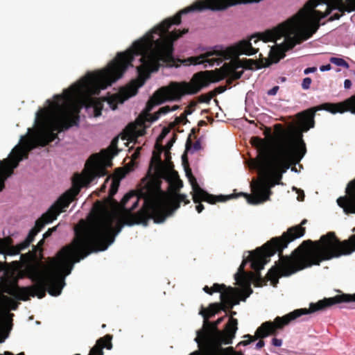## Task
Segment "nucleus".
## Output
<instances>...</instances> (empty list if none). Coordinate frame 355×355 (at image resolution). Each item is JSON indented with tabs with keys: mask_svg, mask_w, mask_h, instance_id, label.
<instances>
[{
	"mask_svg": "<svg viewBox=\"0 0 355 355\" xmlns=\"http://www.w3.org/2000/svg\"><path fill=\"white\" fill-rule=\"evenodd\" d=\"M94 72L87 73L79 81L54 96V101L47 100L49 107L41 108L36 113L37 130L33 137H22L21 145L16 146L10 159L0 162V192L5 188L6 180L10 177L20 161L27 159L31 150L37 146H46L55 139L58 133L64 132L73 126H78V112L70 103L74 97L83 98L87 107L94 109Z\"/></svg>",
	"mask_w": 355,
	"mask_h": 355,
	"instance_id": "f257e3e1",
	"label": "nucleus"
},
{
	"mask_svg": "<svg viewBox=\"0 0 355 355\" xmlns=\"http://www.w3.org/2000/svg\"><path fill=\"white\" fill-rule=\"evenodd\" d=\"M132 209H126L127 214L122 220H119L114 225L116 215L107 213L97 220L80 227L75 228V237L72 241L64 246L58 254V258L54 259L52 265L51 277L58 278L63 282L65 275H69L76 263L85 259L92 252L105 250L114 243L116 236L121 231L123 225L146 224L150 216V212L141 209L136 214H131Z\"/></svg>",
	"mask_w": 355,
	"mask_h": 355,
	"instance_id": "f03ea898",
	"label": "nucleus"
},
{
	"mask_svg": "<svg viewBox=\"0 0 355 355\" xmlns=\"http://www.w3.org/2000/svg\"><path fill=\"white\" fill-rule=\"evenodd\" d=\"M275 28L276 27L267 30L263 33H258L252 35L250 40H242L235 46L229 47L225 50L209 51L198 56L190 57L184 61H181V62L186 64L197 65L207 63L209 66L213 67L215 64L219 65L225 60L232 58L230 62L225 63L220 69L200 71L195 73L191 80L187 82L189 91V94L190 95L198 94L203 88L209 86L210 83L219 82L225 78H227L226 83L228 85H230L233 81L239 79L243 73V70L238 71V69L245 68L252 69L254 67L261 69L268 66L269 64L267 63V60H266V63H263V60L259 61L245 59L242 61L239 58V55L241 54L252 55L259 51L258 48H254L252 46L251 43L252 40H254V43L256 44L259 40H262L264 42H276L277 40L284 37V42L282 45V55L279 59L284 58V53L286 51L285 50V43L288 37L287 34H284L281 36L277 35L271 40H265V33L269 31L274 30ZM207 66V65L205 64V67Z\"/></svg>",
	"mask_w": 355,
	"mask_h": 355,
	"instance_id": "7ed1b4c3",
	"label": "nucleus"
},
{
	"mask_svg": "<svg viewBox=\"0 0 355 355\" xmlns=\"http://www.w3.org/2000/svg\"><path fill=\"white\" fill-rule=\"evenodd\" d=\"M307 222L302 220L300 225L291 227L279 237L272 238L261 248H257L251 254V268L255 271L259 286L268 280L273 286L279 282L282 276H289L299 270L311 267L314 264L302 268L306 259L308 249L318 248L316 242L311 240L304 241L292 253L291 257L283 256V250L288 243L303 236L306 229L302 227ZM321 239V238L320 239ZM321 261L318 265L322 262Z\"/></svg>",
	"mask_w": 355,
	"mask_h": 355,
	"instance_id": "20e7f679",
	"label": "nucleus"
},
{
	"mask_svg": "<svg viewBox=\"0 0 355 355\" xmlns=\"http://www.w3.org/2000/svg\"><path fill=\"white\" fill-rule=\"evenodd\" d=\"M117 143L118 138L115 137L107 149L90 156L85 164V170L83 174H75L72 180V187L62 195L48 211L35 221L34 227L30 230L23 242L13 246L11 238L0 239V254L5 255L19 254L21 250L29 246L35 236L46 224L53 222L61 212L65 211L79 193L82 187H88L96 178L106 175L107 173L106 167L112 166V159L119 152Z\"/></svg>",
	"mask_w": 355,
	"mask_h": 355,
	"instance_id": "39448f33",
	"label": "nucleus"
},
{
	"mask_svg": "<svg viewBox=\"0 0 355 355\" xmlns=\"http://www.w3.org/2000/svg\"><path fill=\"white\" fill-rule=\"evenodd\" d=\"M275 129L278 137L277 154L261 165L267 169L273 179V183L263 178L251 182L252 195L243 192L236 195V197H245L251 205H258L268 200L272 193L270 188L275 184H280L282 174L286 173L291 165L300 162L306 152L302 134L295 137L292 132L284 130L280 123L276 124Z\"/></svg>",
	"mask_w": 355,
	"mask_h": 355,
	"instance_id": "423d86ee",
	"label": "nucleus"
},
{
	"mask_svg": "<svg viewBox=\"0 0 355 355\" xmlns=\"http://www.w3.org/2000/svg\"><path fill=\"white\" fill-rule=\"evenodd\" d=\"M343 13L355 10V0H309L291 18L265 33L268 40L275 35L287 34L285 50H291L296 44L308 40L318 29V21L327 17L333 10Z\"/></svg>",
	"mask_w": 355,
	"mask_h": 355,
	"instance_id": "0eeeda50",
	"label": "nucleus"
},
{
	"mask_svg": "<svg viewBox=\"0 0 355 355\" xmlns=\"http://www.w3.org/2000/svg\"><path fill=\"white\" fill-rule=\"evenodd\" d=\"M44 242V239L40 240L36 246H33L32 252L21 255V260L27 263L25 268L27 276L35 284L31 286L19 287L16 277L4 273L0 277L1 293L9 294L15 299L22 301L28 300L30 296H37L42 299L45 297L46 291L52 296L60 295L65 285L64 279L67 275L64 276L63 282L61 283L58 280V278L54 279L51 274L53 261L58 258V254L64 247L58 251L55 257L50 259L47 266L40 262H31L37 259V251H42L41 247Z\"/></svg>",
	"mask_w": 355,
	"mask_h": 355,
	"instance_id": "6e6552de",
	"label": "nucleus"
},
{
	"mask_svg": "<svg viewBox=\"0 0 355 355\" xmlns=\"http://www.w3.org/2000/svg\"><path fill=\"white\" fill-rule=\"evenodd\" d=\"M346 195L337 199L339 207L346 214H355V180L350 182L346 188ZM355 232V227L352 230ZM318 248H310L306 251V258L302 268L318 264L321 261L330 260L342 256L349 255L355 251V234L343 241L336 236L335 232H329L321 236L315 243Z\"/></svg>",
	"mask_w": 355,
	"mask_h": 355,
	"instance_id": "1a4fd4ad",
	"label": "nucleus"
},
{
	"mask_svg": "<svg viewBox=\"0 0 355 355\" xmlns=\"http://www.w3.org/2000/svg\"><path fill=\"white\" fill-rule=\"evenodd\" d=\"M143 187L139 191V197L143 198L144 205L150 212L151 218L157 223H163L174 211L180 207V203L187 205L190 200L185 194L178 191L183 187V182L178 179L174 183L175 191L170 195L161 189V181L156 178L149 180H142Z\"/></svg>",
	"mask_w": 355,
	"mask_h": 355,
	"instance_id": "9d476101",
	"label": "nucleus"
},
{
	"mask_svg": "<svg viewBox=\"0 0 355 355\" xmlns=\"http://www.w3.org/2000/svg\"><path fill=\"white\" fill-rule=\"evenodd\" d=\"M199 313L203 317L204 322L202 327L196 332L195 341L203 354L205 355H220L229 352L234 354L235 352L232 347L223 349L222 345L232 343L238 329L237 320L230 318L222 331L218 329V326L223 321L224 317L211 322L208 320L209 316L205 310H200Z\"/></svg>",
	"mask_w": 355,
	"mask_h": 355,
	"instance_id": "9b49d317",
	"label": "nucleus"
},
{
	"mask_svg": "<svg viewBox=\"0 0 355 355\" xmlns=\"http://www.w3.org/2000/svg\"><path fill=\"white\" fill-rule=\"evenodd\" d=\"M345 300L341 295H338L333 297L324 298L316 303H311L309 309H298L282 317L277 316L273 322L267 321L262 323L257 328L254 336L250 334L245 335L243 338H247L248 340L239 342L238 346H246L257 339H263L269 335H276L278 329H282L284 326L288 325L290 322L302 315L325 310L332 305L345 302Z\"/></svg>",
	"mask_w": 355,
	"mask_h": 355,
	"instance_id": "f8f14e48",
	"label": "nucleus"
},
{
	"mask_svg": "<svg viewBox=\"0 0 355 355\" xmlns=\"http://www.w3.org/2000/svg\"><path fill=\"white\" fill-rule=\"evenodd\" d=\"M324 110L331 114L350 112L355 114V94L339 103H324L320 105L307 109L296 115L297 123L302 132H307L314 127L315 114L318 110Z\"/></svg>",
	"mask_w": 355,
	"mask_h": 355,
	"instance_id": "ddd939ff",
	"label": "nucleus"
},
{
	"mask_svg": "<svg viewBox=\"0 0 355 355\" xmlns=\"http://www.w3.org/2000/svg\"><path fill=\"white\" fill-rule=\"evenodd\" d=\"M187 82H171L168 86L162 87L157 89L148 100L144 110V121H147L146 116L150 114L155 105L161 104L166 101H177L185 95L189 94Z\"/></svg>",
	"mask_w": 355,
	"mask_h": 355,
	"instance_id": "4468645a",
	"label": "nucleus"
},
{
	"mask_svg": "<svg viewBox=\"0 0 355 355\" xmlns=\"http://www.w3.org/2000/svg\"><path fill=\"white\" fill-rule=\"evenodd\" d=\"M1 302L3 306L6 309V311L9 310H17L19 304L15 300L5 295L1 296ZM12 316H13L12 313L6 312L3 318L0 319V343L4 342L9 335V332L12 327Z\"/></svg>",
	"mask_w": 355,
	"mask_h": 355,
	"instance_id": "2eb2a0df",
	"label": "nucleus"
},
{
	"mask_svg": "<svg viewBox=\"0 0 355 355\" xmlns=\"http://www.w3.org/2000/svg\"><path fill=\"white\" fill-rule=\"evenodd\" d=\"M188 180L192 187V198L195 203L205 201L210 204H215L217 202H225L236 197L234 194L229 196L210 194L199 186L194 175Z\"/></svg>",
	"mask_w": 355,
	"mask_h": 355,
	"instance_id": "dca6fc26",
	"label": "nucleus"
},
{
	"mask_svg": "<svg viewBox=\"0 0 355 355\" xmlns=\"http://www.w3.org/2000/svg\"><path fill=\"white\" fill-rule=\"evenodd\" d=\"M144 183L141 182V184L139 185V188L138 189L137 191H130L129 193H126L123 198L121 199L120 204L113 198V196L118 191V189L119 187V181L118 180L114 179L112 181L110 189L109 190V196L107 200L110 201L112 204H113L116 207H120V208L122 210H125V205L128 203V202L130 200H133L132 202V206L131 207V209H135L138 205L139 200L141 198L139 197V191L143 187Z\"/></svg>",
	"mask_w": 355,
	"mask_h": 355,
	"instance_id": "f3484780",
	"label": "nucleus"
},
{
	"mask_svg": "<svg viewBox=\"0 0 355 355\" xmlns=\"http://www.w3.org/2000/svg\"><path fill=\"white\" fill-rule=\"evenodd\" d=\"M250 142L251 144L257 150L258 157L260 159V166L271 159L275 156L272 155L270 145L266 139H261L259 137H252Z\"/></svg>",
	"mask_w": 355,
	"mask_h": 355,
	"instance_id": "a211bd4d",
	"label": "nucleus"
},
{
	"mask_svg": "<svg viewBox=\"0 0 355 355\" xmlns=\"http://www.w3.org/2000/svg\"><path fill=\"white\" fill-rule=\"evenodd\" d=\"M113 336L111 334H106L103 337L98 338L94 347L91 348L88 355H104L103 349L104 348L110 350L112 348Z\"/></svg>",
	"mask_w": 355,
	"mask_h": 355,
	"instance_id": "6ab92c4d",
	"label": "nucleus"
},
{
	"mask_svg": "<svg viewBox=\"0 0 355 355\" xmlns=\"http://www.w3.org/2000/svg\"><path fill=\"white\" fill-rule=\"evenodd\" d=\"M236 295H237V289L231 286L224 288L220 293V304H223V306L227 305V303L232 300Z\"/></svg>",
	"mask_w": 355,
	"mask_h": 355,
	"instance_id": "aec40b11",
	"label": "nucleus"
},
{
	"mask_svg": "<svg viewBox=\"0 0 355 355\" xmlns=\"http://www.w3.org/2000/svg\"><path fill=\"white\" fill-rule=\"evenodd\" d=\"M236 295H237V289L231 286L224 288L220 293V304H223V306L227 305V303L232 300Z\"/></svg>",
	"mask_w": 355,
	"mask_h": 355,
	"instance_id": "412c9836",
	"label": "nucleus"
},
{
	"mask_svg": "<svg viewBox=\"0 0 355 355\" xmlns=\"http://www.w3.org/2000/svg\"><path fill=\"white\" fill-rule=\"evenodd\" d=\"M177 108H178L177 105L174 106L172 109H171L168 105L159 108V110L153 114H148L146 116V120L149 123L154 122V121H157L161 115L166 114L168 112H169L171 110H175Z\"/></svg>",
	"mask_w": 355,
	"mask_h": 355,
	"instance_id": "4be33fe9",
	"label": "nucleus"
},
{
	"mask_svg": "<svg viewBox=\"0 0 355 355\" xmlns=\"http://www.w3.org/2000/svg\"><path fill=\"white\" fill-rule=\"evenodd\" d=\"M246 263L247 260H243L239 267L238 272L234 275L235 280L241 285L245 284L247 282V273L245 272Z\"/></svg>",
	"mask_w": 355,
	"mask_h": 355,
	"instance_id": "5701e85b",
	"label": "nucleus"
},
{
	"mask_svg": "<svg viewBox=\"0 0 355 355\" xmlns=\"http://www.w3.org/2000/svg\"><path fill=\"white\" fill-rule=\"evenodd\" d=\"M224 304L220 303H212L210 304L207 309L202 307L201 310L204 309L206 311V313L209 316V318L218 313L220 310L224 311Z\"/></svg>",
	"mask_w": 355,
	"mask_h": 355,
	"instance_id": "b1692460",
	"label": "nucleus"
},
{
	"mask_svg": "<svg viewBox=\"0 0 355 355\" xmlns=\"http://www.w3.org/2000/svg\"><path fill=\"white\" fill-rule=\"evenodd\" d=\"M156 150L153 151V157L151 158V162L157 164L162 163L161 155L163 151L164 147L162 144H158L157 146H155Z\"/></svg>",
	"mask_w": 355,
	"mask_h": 355,
	"instance_id": "393cba45",
	"label": "nucleus"
},
{
	"mask_svg": "<svg viewBox=\"0 0 355 355\" xmlns=\"http://www.w3.org/2000/svg\"><path fill=\"white\" fill-rule=\"evenodd\" d=\"M331 63L336 64V66L343 67L345 69L349 67V64L343 58L331 57L329 59Z\"/></svg>",
	"mask_w": 355,
	"mask_h": 355,
	"instance_id": "a878e982",
	"label": "nucleus"
},
{
	"mask_svg": "<svg viewBox=\"0 0 355 355\" xmlns=\"http://www.w3.org/2000/svg\"><path fill=\"white\" fill-rule=\"evenodd\" d=\"M191 135H189V137H188V139L187 140V142H186V151H189L192 148V146L193 147L195 150H198L200 148V141H197L194 144H193L192 141H191Z\"/></svg>",
	"mask_w": 355,
	"mask_h": 355,
	"instance_id": "bb28decb",
	"label": "nucleus"
},
{
	"mask_svg": "<svg viewBox=\"0 0 355 355\" xmlns=\"http://www.w3.org/2000/svg\"><path fill=\"white\" fill-rule=\"evenodd\" d=\"M170 130L167 128H164L158 136L156 140L155 146H157L158 144H161L162 140L166 137V135L169 133Z\"/></svg>",
	"mask_w": 355,
	"mask_h": 355,
	"instance_id": "cd10ccee",
	"label": "nucleus"
},
{
	"mask_svg": "<svg viewBox=\"0 0 355 355\" xmlns=\"http://www.w3.org/2000/svg\"><path fill=\"white\" fill-rule=\"evenodd\" d=\"M215 96L214 93L209 92L208 94H202L198 97V101L200 103H209L211 99Z\"/></svg>",
	"mask_w": 355,
	"mask_h": 355,
	"instance_id": "c85d7f7f",
	"label": "nucleus"
},
{
	"mask_svg": "<svg viewBox=\"0 0 355 355\" xmlns=\"http://www.w3.org/2000/svg\"><path fill=\"white\" fill-rule=\"evenodd\" d=\"M237 295H236L232 300H230L227 305L224 306V311H227V310L232 309L234 305H236L239 303V300L236 297Z\"/></svg>",
	"mask_w": 355,
	"mask_h": 355,
	"instance_id": "c756f323",
	"label": "nucleus"
},
{
	"mask_svg": "<svg viewBox=\"0 0 355 355\" xmlns=\"http://www.w3.org/2000/svg\"><path fill=\"white\" fill-rule=\"evenodd\" d=\"M225 288V285L222 284H217V283H215L214 284V285L212 286L211 287V291H212V293H221V291Z\"/></svg>",
	"mask_w": 355,
	"mask_h": 355,
	"instance_id": "7c9ffc66",
	"label": "nucleus"
},
{
	"mask_svg": "<svg viewBox=\"0 0 355 355\" xmlns=\"http://www.w3.org/2000/svg\"><path fill=\"white\" fill-rule=\"evenodd\" d=\"M312 83V80L309 77H306L303 79L302 83V87L304 89H308L310 88L311 84Z\"/></svg>",
	"mask_w": 355,
	"mask_h": 355,
	"instance_id": "2f4dec72",
	"label": "nucleus"
},
{
	"mask_svg": "<svg viewBox=\"0 0 355 355\" xmlns=\"http://www.w3.org/2000/svg\"><path fill=\"white\" fill-rule=\"evenodd\" d=\"M343 300H345V302H355V293L354 294H342Z\"/></svg>",
	"mask_w": 355,
	"mask_h": 355,
	"instance_id": "473e14b6",
	"label": "nucleus"
},
{
	"mask_svg": "<svg viewBox=\"0 0 355 355\" xmlns=\"http://www.w3.org/2000/svg\"><path fill=\"white\" fill-rule=\"evenodd\" d=\"M226 89H227L226 86H219V87H216L214 89V90L211 92V93H214L216 95V94H221V93L224 92Z\"/></svg>",
	"mask_w": 355,
	"mask_h": 355,
	"instance_id": "72a5a7b5",
	"label": "nucleus"
},
{
	"mask_svg": "<svg viewBox=\"0 0 355 355\" xmlns=\"http://www.w3.org/2000/svg\"><path fill=\"white\" fill-rule=\"evenodd\" d=\"M279 89V86H275L272 89H269L268 91L267 94L269 96H274L277 93Z\"/></svg>",
	"mask_w": 355,
	"mask_h": 355,
	"instance_id": "f704fd0d",
	"label": "nucleus"
},
{
	"mask_svg": "<svg viewBox=\"0 0 355 355\" xmlns=\"http://www.w3.org/2000/svg\"><path fill=\"white\" fill-rule=\"evenodd\" d=\"M193 109L188 107L182 113V116L184 117V119H185V121H188L187 116L191 114L193 112Z\"/></svg>",
	"mask_w": 355,
	"mask_h": 355,
	"instance_id": "c9c22d12",
	"label": "nucleus"
},
{
	"mask_svg": "<svg viewBox=\"0 0 355 355\" xmlns=\"http://www.w3.org/2000/svg\"><path fill=\"white\" fill-rule=\"evenodd\" d=\"M272 344L275 347H280L282 344V340L276 338H272Z\"/></svg>",
	"mask_w": 355,
	"mask_h": 355,
	"instance_id": "e433bc0d",
	"label": "nucleus"
},
{
	"mask_svg": "<svg viewBox=\"0 0 355 355\" xmlns=\"http://www.w3.org/2000/svg\"><path fill=\"white\" fill-rule=\"evenodd\" d=\"M182 164H183L184 167L187 166H189L187 151H185L183 153V155H182Z\"/></svg>",
	"mask_w": 355,
	"mask_h": 355,
	"instance_id": "4c0bfd02",
	"label": "nucleus"
},
{
	"mask_svg": "<svg viewBox=\"0 0 355 355\" xmlns=\"http://www.w3.org/2000/svg\"><path fill=\"white\" fill-rule=\"evenodd\" d=\"M186 175L188 179L190 178V177H193V175L192 173L191 169L190 168L189 166H187L184 167Z\"/></svg>",
	"mask_w": 355,
	"mask_h": 355,
	"instance_id": "58836bf2",
	"label": "nucleus"
},
{
	"mask_svg": "<svg viewBox=\"0 0 355 355\" xmlns=\"http://www.w3.org/2000/svg\"><path fill=\"white\" fill-rule=\"evenodd\" d=\"M56 227H54L53 228L49 229L43 235L44 239H46L49 236H50L53 232L55 231Z\"/></svg>",
	"mask_w": 355,
	"mask_h": 355,
	"instance_id": "ea45409f",
	"label": "nucleus"
},
{
	"mask_svg": "<svg viewBox=\"0 0 355 355\" xmlns=\"http://www.w3.org/2000/svg\"><path fill=\"white\" fill-rule=\"evenodd\" d=\"M316 70H317V68L315 67H308L304 69V74H308L309 73H313V72L316 71Z\"/></svg>",
	"mask_w": 355,
	"mask_h": 355,
	"instance_id": "a19ab883",
	"label": "nucleus"
},
{
	"mask_svg": "<svg viewBox=\"0 0 355 355\" xmlns=\"http://www.w3.org/2000/svg\"><path fill=\"white\" fill-rule=\"evenodd\" d=\"M331 69V66L330 64H326V65H322L320 67V70L321 71H329Z\"/></svg>",
	"mask_w": 355,
	"mask_h": 355,
	"instance_id": "79ce46f5",
	"label": "nucleus"
},
{
	"mask_svg": "<svg viewBox=\"0 0 355 355\" xmlns=\"http://www.w3.org/2000/svg\"><path fill=\"white\" fill-rule=\"evenodd\" d=\"M197 204H198V205H197L196 207V211L198 213H201L202 211V210L204 209V205L202 204H201V202H197Z\"/></svg>",
	"mask_w": 355,
	"mask_h": 355,
	"instance_id": "37998d69",
	"label": "nucleus"
},
{
	"mask_svg": "<svg viewBox=\"0 0 355 355\" xmlns=\"http://www.w3.org/2000/svg\"><path fill=\"white\" fill-rule=\"evenodd\" d=\"M352 86V81L349 79H346L344 81V87L345 89H349Z\"/></svg>",
	"mask_w": 355,
	"mask_h": 355,
	"instance_id": "c03bdc74",
	"label": "nucleus"
},
{
	"mask_svg": "<svg viewBox=\"0 0 355 355\" xmlns=\"http://www.w3.org/2000/svg\"><path fill=\"white\" fill-rule=\"evenodd\" d=\"M264 345L265 342L262 339H260L259 341L256 345V348L258 349H261L264 346Z\"/></svg>",
	"mask_w": 355,
	"mask_h": 355,
	"instance_id": "a18cd8bd",
	"label": "nucleus"
},
{
	"mask_svg": "<svg viewBox=\"0 0 355 355\" xmlns=\"http://www.w3.org/2000/svg\"><path fill=\"white\" fill-rule=\"evenodd\" d=\"M175 121L179 123H186L187 121H185V119H184V117L182 116V114L178 116V117H176L175 119Z\"/></svg>",
	"mask_w": 355,
	"mask_h": 355,
	"instance_id": "49530a36",
	"label": "nucleus"
},
{
	"mask_svg": "<svg viewBox=\"0 0 355 355\" xmlns=\"http://www.w3.org/2000/svg\"><path fill=\"white\" fill-rule=\"evenodd\" d=\"M211 287L209 288L208 286H205L204 288H203V291L207 293V294L209 295H212V291H211Z\"/></svg>",
	"mask_w": 355,
	"mask_h": 355,
	"instance_id": "de8ad7c7",
	"label": "nucleus"
},
{
	"mask_svg": "<svg viewBox=\"0 0 355 355\" xmlns=\"http://www.w3.org/2000/svg\"><path fill=\"white\" fill-rule=\"evenodd\" d=\"M108 181H109V178H106V180H105V182H104V184H103L101 186V192H104V191H105V189H106V185H105V184H106Z\"/></svg>",
	"mask_w": 355,
	"mask_h": 355,
	"instance_id": "09e8293b",
	"label": "nucleus"
},
{
	"mask_svg": "<svg viewBox=\"0 0 355 355\" xmlns=\"http://www.w3.org/2000/svg\"><path fill=\"white\" fill-rule=\"evenodd\" d=\"M341 15L340 14H334L332 17H331L330 20H335V19H339Z\"/></svg>",
	"mask_w": 355,
	"mask_h": 355,
	"instance_id": "8fccbe9b",
	"label": "nucleus"
},
{
	"mask_svg": "<svg viewBox=\"0 0 355 355\" xmlns=\"http://www.w3.org/2000/svg\"><path fill=\"white\" fill-rule=\"evenodd\" d=\"M197 105V103L194 101H191L189 105V107H190L191 109H193Z\"/></svg>",
	"mask_w": 355,
	"mask_h": 355,
	"instance_id": "3c124183",
	"label": "nucleus"
},
{
	"mask_svg": "<svg viewBox=\"0 0 355 355\" xmlns=\"http://www.w3.org/2000/svg\"><path fill=\"white\" fill-rule=\"evenodd\" d=\"M116 171L121 173L119 175L121 178H123L125 176V172L123 171V169L119 168L116 169Z\"/></svg>",
	"mask_w": 355,
	"mask_h": 355,
	"instance_id": "603ef678",
	"label": "nucleus"
},
{
	"mask_svg": "<svg viewBox=\"0 0 355 355\" xmlns=\"http://www.w3.org/2000/svg\"><path fill=\"white\" fill-rule=\"evenodd\" d=\"M128 128H131V129H132V130H135V125H133V124H130V125H128Z\"/></svg>",
	"mask_w": 355,
	"mask_h": 355,
	"instance_id": "864d4df0",
	"label": "nucleus"
},
{
	"mask_svg": "<svg viewBox=\"0 0 355 355\" xmlns=\"http://www.w3.org/2000/svg\"><path fill=\"white\" fill-rule=\"evenodd\" d=\"M220 355H222V354H220ZM230 355H243V354L241 352H234V354H230Z\"/></svg>",
	"mask_w": 355,
	"mask_h": 355,
	"instance_id": "5fc2aeb1",
	"label": "nucleus"
},
{
	"mask_svg": "<svg viewBox=\"0 0 355 355\" xmlns=\"http://www.w3.org/2000/svg\"><path fill=\"white\" fill-rule=\"evenodd\" d=\"M220 355H222V354H220ZM230 355H243V354L241 352H234V354H230Z\"/></svg>",
	"mask_w": 355,
	"mask_h": 355,
	"instance_id": "6e6d98bb",
	"label": "nucleus"
},
{
	"mask_svg": "<svg viewBox=\"0 0 355 355\" xmlns=\"http://www.w3.org/2000/svg\"><path fill=\"white\" fill-rule=\"evenodd\" d=\"M236 313L235 311H232L230 312V318H233V316H234V315H236Z\"/></svg>",
	"mask_w": 355,
	"mask_h": 355,
	"instance_id": "4d7b16f0",
	"label": "nucleus"
},
{
	"mask_svg": "<svg viewBox=\"0 0 355 355\" xmlns=\"http://www.w3.org/2000/svg\"><path fill=\"white\" fill-rule=\"evenodd\" d=\"M97 204H98L102 209L105 208V205L101 204L100 202H98Z\"/></svg>",
	"mask_w": 355,
	"mask_h": 355,
	"instance_id": "13d9d810",
	"label": "nucleus"
},
{
	"mask_svg": "<svg viewBox=\"0 0 355 355\" xmlns=\"http://www.w3.org/2000/svg\"><path fill=\"white\" fill-rule=\"evenodd\" d=\"M304 195L303 194L302 198H300V196H298V197H297V199H298V200H300V201H302V200H304Z\"/></svg>",
	"mask_w": 355,
	"mask_h": 355,
	"instance_id": "bf43d9fd",
	"label": "nucleus"
},
{
	"mask_svg": "<svg viewBox=\"0 0 355 355\" xmlns=\"http://www.w3.org/2000/svg\"><path fill=\"white\" fill-rule=\"evenodd\" d=\"M3 270V266L1 263L0 262V272Z\"/></svg>",
	"mask_w": 355,
	"mask_h": 355,
	"instance_id": "052dcab7",
	"label": "nucleus"
},
{
	"mask_svg": "<svg viewBox=\"0 0 355 355\" xmlns=\"http://www.w3.org/2000/svg\"><path fill=\"white\" fill-rule=\"evenodd\" d=\"M105 327H106V325H105V324H103L102 325V328H105Z\"/></svg>",
	"mask_w": 355,
	"mask_h": 355,
	"instance_id": "680f3d73",
	"label": "nucleus"
},
{
	"mask_svg": "<svg viewBox=\"0 0 355 355\" xmlns=\"http://www.w3.org/2000/svg\"><path fill=\"white\" fill-rule=\"evenodd\" d=\"M192 132H195V129L194 128L192 129Z\"/></svg>",
	"mask_w": 355,
	"mask_h": 355,
	"instance_id": "e2e57ef3",
	"label": "nucleus"
},
{
	"mask_svg": "<svg viewBox=\"0 0 355 355\" xmlns=\"http://www.w3.org/2000/svg\"><path fill=\"white\" fill-rule=\"evenodd\" d=\"M74 355H80V354H74Z\"/></svg>",
	"mask_w": 355,
	"mask_h": 355,
	"instance_id": "0e129e2a",
	"label": "nucleus"
}]
</instances>
